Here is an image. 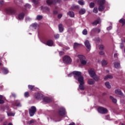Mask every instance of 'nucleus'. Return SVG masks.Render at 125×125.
I'll return each mask as SVG.
<instances>
[{
    "mask_svg": "<svg viewBox=\"0 0 125 125\" xmlns=\"http://www.w3.org/2000/svg\"><path fill=\"white\" fill-rule=\"evenodd\" d=\"M74 73V79L75 80H78L79 82V88L81 90H84V86L83 84H84V80H83V77L82 76V73L80 71H74L73 72Z\"/></svg>",
    "mask_w": 125,
    "mask_h": 125,
    "instance_id": "f257e3e1",
    "label": "nucleus"
},
{
    "mask_svg": "<svg viewBox=\"0 0 125 125\" xmlns=\"http://www.w3.org/2000/svg\"><path fill=\"white\" fill-rule=\"evenodd\" d=\"M105 2H106V0H98V4L99 5L98 8L99 11H103L104 10L105 8V6H104Z\"/></svg>",
    "mask_w": 125,
    "mask_h": 125,
    "instance_id": "f03ea898",
    "label": "nucleus"
},
{
    "mask_svg": "<svg viewBox=\"0 0 125 125\" xmlns=\"http://www.w3.org/2000/svg\"><path fill=\"white\" fill-rule=\"evenodd\" d=\"M89 75L91 78H92L96 82L99 81V77L97 76L93 69L88 71Z\"/></svg>",
    "mask_w": 125,
    "mask_h": 125,
    "instance_id": "7ed1b4c3",
    "label": "nucleus"
},
{
    "mask_svg": "<svg viewBox=\"0 0 125 125\" xmlns=\"http://www.w3.org/2000/svg\"><path fill=\"white\" fill-rule=\"evenodd\" d=\"M78 57V58L80 59V62L82 65H85L86 63H87V60H86V58L83 55H79Z\"/></svg>",
    "mask_w": 125,
    "mask_h": 125,
    "instance_id": "20e7f679",
    "label": "nucleus"
},
{
    "mask_svg": "<svg viewBox=\"0 0 125 125\" xmlns=\"http://www.w3.org/2000/svg\"><path fill=\"white\" fill-rule=\"evenodd\" d=\"M59 2H61V0H58L57 1H55V0H46V3L48 5H55V4L59 3Z\"/></svg>",
    "mask_w": 125,
    "mask_h": 125,
    "instance_id": "39448f33",
    "label": "nucleus"
},
{
    "mask_svg": "<svg viewBox=\"0 0 125 125\" xmlns=\"http://www.w3.org/2000/svg\"><path fill=\"white\" fill-rule=\"evenodd\" d=\"M62 60L64 64H71L72 62V59H71V58L69 56H65L63 58Z\"/></svg>",
    "mask_w": 125,
    "mask_h": 125,
    "instance_id": "423d86ee",
    "label": "nucleus"
},
{
    "mask_svg": "<svg viewBox=\"0 0 125 125\" xmlns=\"http://www.w3.org/2000/svg\"><path fill=\"white\" fill-rule=\"evenodd\" d=\"M5 110H6V112L7 114V116H8V117H11V116L14 117V116H15V113L12 112L9 110V106H5L4 111H5Z\"/></svg>",
    "mask_w": 125,
    "mask_h": 125,
    "instance_id": "0eeeda50",
    "label": "nucleus"
},
{
    "mask_svg": "<svg viewBox=\"0 0 125 125\" xmlns=\"http://www.w3.org/2000/svg\"><path fill=\"white\" fill-rule=\"evenodd\" d=\"M37 112V108L35 106H31V108L29 109V113L30 117H33Z\"/></svg>",
    "mask_w": 125,
    "mask_h": 125,
    "instance_id": "6e6552de",
    "label": "nucleus"
},
{
    "mask_svg": "<svg viewBox=\"0 0 125 125\" xmlns=\"http://www.w3.org/2000/svg\"><path fill=\"white\" fill-rule=\"evenodd\" d=\"M98 111L100 114H107L108 113V110L103 107H99L98 108Z\"/></svg>",
    "mask_w": 125,
    "mask_h": 125,
    "instance_id": "1a4fd4ad",
    "label": "nucleus"
},
{
    "mask_svg": "<svg viewBox=\"0 0 125 125\" xmlns=\"http://www.w3.org/2000/svg\"><path fill=\"white\" fill-rule=\"evenodd\" d=\"M15 10L11 7H8L5 9V12L7 14H14Z\"/></svg>",
    "mask_w": 125,
    "mask_h": 125,
    "instance_id": "9d476101",
    "label": "nucleus"
},
{
    "mask_svg": "<svg viewBox=\"0 0 125 125\" xmlns=\"http://www.w3.org/2000/svg\"><path fill=\"white\" fill-rule=\"evenodd\" d=\"M21 104L20 103V101H19V100L15 101L12 104V107L13 108H14L15 107H21Z\"/></svg>",
    "mask_w": 125,
    "mask_h": 125,
    "instance_id": "9b49d317",
    "label": "nucleus"
},
{
    "mask_svg": "<svg viewBox=\"0 0 125 125\" xmlns=\"http://www.w3.org/2000/svg\"><path fill=\"white\" fill-rule=\"evenodd\" d=\"M86 48H87V51H90V49L91 48V45H90V43L88 40H86L84 42Z\"/></svg>",
    "mask_w": 125,
    "mask_h": 125,
    "instance_id": "f8f14e48",
    "label": "nucleus"
},
{
    "mask_svg": "<svg viewBox=\"0 0 125 125\" xmlns=\"http://www.w3.org/2000/svg\"><path fill=\"white\" fill-rule=\"evenodd\" d=\"M59 114L61 117H63V116L66 115L65 108L61 107L59 111Z\"/></svg>",
    "mask_w": 125,
    "mask_h": 125,
    "instance_id": "ddd939ff",
    "label": "nucleus"
},
{
    "mask_svg": "<svg viewBox=\"0 0 125 125\" xmlns=\"http://www.w3.org/2000/svg\"><path fill=\"white\" fill-rule=\"evenodd\" d=\"M42 94L41 93H35V97L36 99H37V100H41V99H42Z\"/></svg>",
    "mask_w": 125,
    "mask_h": 125,
    "instance_id": "4468645a",
    "label": "nucleus"
},
{
    "mask_svg": "<svg viewBox=\"0 0 125 125\" xmlns=\"http://www.w3.org/2000/svg\"><path fill=\"white\" fill-rule=\"evenodd\" d=\"M25 16V14L23 13H21L19 14L17 16L18 19L19 20H23L24 19V17Z\"/></svg>",
    "mask_w": 125,
    "mask_h": 125,
    "instance_id": "2eb2a0df",
    "label": "nucleus"
},
{
    "mask_svg": "<svg viewBox=\"0 0 125 125\" xmlns=\"http://www.w3.org/2000/svg\"><path fill=\"white\" fill-rule=\"evenodd\" d=\"M101 31V30L98 28H94L91 30V34L93 33H100Z\"/></svg>",
    "mask_w": 125,
    "mask_h": 125,
    "instance_id": "dca6fc26",
    "label": "nucleus"
},
{
    "mask_svg": "<svg viewBox=\"0 0 125 125\" xmlns=\"http://www.w3.org/2000/svg\"><path fill=\"white\" fill-rule=\"evenodd\" d=\"M46 44L48 46H54V42L52 40H48Z\"/></svg>",
    "mask_w": 125,
    "mask_h": 125,
    "instance_id": "f3484780",
    "label": "nucleus"
},
{
    "mask_svg": "<svg viewBox=\"0 0 125 125\" xmlns=\"http://www.w3.org/2000/svg\"><path fill=\"white\" fill-rule=\"evenodd\" d=\"M4 100H5V97L0 95V104H3L4 103Z\"/></svg>",
    "mask_w": 125,
    "mask_h": 125,
    "instance_id": "a211bd4d",
    "label": "nucleus"
},
{
    "mask_svg": "<svg viewBox=\"0 0 125 125\" xmlns=\"http://www.w3.org/2000/svg\"><path fill=\"white\" fill-rule=\"evenodd\" d=\"M38 26L37 23L32 24L30 26V29H37Z\"/></svg>",
    "mask_w": 125,
    "mask_h": 125,
    "instance_id": "6ab92c4d",
    "label": "nucleus"
},
{
    "mask_svg": "<svg viewBox=\"0 0 125 125\" xmlns=\"http://www.w3.org/2000/svg\"><path fill=\"white\" fill-rule=\"evenodd\" d=\"M43 102H46V103H49V102H51V100L49 98L45 97L43 98Z\"/></svg>",
    "mask_w": 125,
    "mask_h": 125,
    "instance_id": "aec40b11",
    "label": "nucleus"
},
{
    "mask_svg": "<svg viewBox=\"0 0 125 125\" xmlns=\"http://www.w3.org/2000/svg\"><path fill=\"white\" fill-rule=\"evenodd\" d=\"M115 93L116 94H118V95H123V92L120 90V89H118L115 90Z\"/></svg>",
    "mask_w": 125,
    "mask_h": 125,
    "instance_id": "412c9836",
    "label": "nucleus"
},
{
    "mask_svg": "<svg viewBox=\"0 0 125 125\" xmlns=\"http://www.w3.org/2000/svg\"><path fill=\"white\" fill-rule=\"evenodd\" d=\"M41 9L43 11H45L47 13H48V12H49V9L48 7H44L42 6L41 7Z\"/></svg>",
    "mask_w": 125,
    "mask_h": 125,
    "instance_id": "4be33fe9",
    "label": "nucleus"
},
{
    "mask_svg": "<svg viewBox=\"0 0 125 125\" xmlns=\"http://www.w3.org/2000/svg\"><path fill=\"white\" fill-rule=\"evenodd\" d=\"M87 83L90 85H92L95 83V82L92 79H89L87 81Z\"/></svg>",
    "mask_w": 125,
    "mask_h": 125,
    "instance_id": "5701e85b",
    "label": "nucleus"
},
{
    "mask_svg": "<svg viewBox=\"0 0 125 125\" xmlns=\"http://www.w3.org/2000/svg\"><path fill=\"white\" fill-rule=\"evenodd\" d=\"M100 23H101V20L99 19L93 22V25H97V24H100Z\"/></svg>",
    "mask_w": 125,
    "mask_h": 125,
    "instance_id": "b1692460",
    "label": "nucleus"
},
{
    "mask_svg": "<svg viewBox=\"0 0 125 125\" xmlns=\"http://www.w3.org/2000/svg\"><path fill=\"white\" fill-rule=\"evenodd\" d=\"M81 45H82V44H80V43L75 42L74 44L73 47L75 49H76V48H78V47H80V46H81Z\"/></svg>",
    "mask_w": 125,
    "mask_h": 125,
    "instance_id": "393cba45",
    "label": "nucleus"
},
{
    "mask_svg": "<svg viewBox=\"0 0 125 125\" xmlns=\"http://www.w3.org/2000/svg\"><path fill=\"white\" fill-rule=\"evenodd\" d=\"M67 14L70 16V17H74L75 14L74 13V12L73 11H69L67 13Z\"/></svg>",
    "mask_w": 125,
    "mask_h": 125,
    "instance_id": "a878e982",
    "label": "nucleus"
},
{
    "mask_svg": "<svg viewBox=\"0 0 125 125\" xmlns=\"http://www.w3.org/2000/svg\"><path fill=\"white\" fill-rule=\"evenodd\" d=\"M2 71L3 74H5V75L8 73V69L6 68L5 67H3L2 68Z\"/></svg>",
    "mask_w": 125,
    "mask_h": 125,
    "instance_id": "bb28decb",
    "label": "nucleus"
},
{
    "mask_svg": "<svg viewBox=\"0 0 125 125\" xmlns=\"http://www.w3.org/2000/svg\"><path fill=\"white\" fill-rule=\"evenodd\" d=\"M108 79H113V75H108L104 77V80H108Z\"/></svg>",
    "mask_w": 125,
    "mask_h": 125,
    "instance_id": "cd10ccee",
    "label": "nucleus"
},
{
    "mask_svg": "<svg viewBox=\"0 0 125 125\" xmlns=\"http://www.w3.org/2000/svg\"><path fill=\"white\" fill-rule=\"evenodd\" d=\"M86 10L85 9L83 8V9H81L80 11H79V13L80 14H81V15H83V14H84V13H85L86 12Z\"/></svg>",
    "mask_w": 125,
    "mask_h": 125,
    "instance_id": "c85d7f7f",
    "label": "nucleus"
},
{
    "mask_svg": "<svg viewBox=\"0 0 125 125\" xmlns=\"http://www.w3.org/2000/svg\"><path fill=\"white\" fill-rule=\"evenodd\" d=\"M59 30L60 33H62V31L64 30V28H63V26L62 25V24H60L59 25Z\"/></svg>",
    "mask_w": 125,
    "mask_h": 125,
    "instance_id": "c756f323",
    "label": "nucleus"
},
{
    "mask_svg": "<svg viewBox=\"0 0 125 125\" xmlns=\"http://www.w3.org/2000/svg\"><path fill=\"white\" fill-rule=\"evenodd\" d=\"M120 65L119 62H115L114 63V67L115 68H116V69H119V68L120 67Z\"/></svg>",
    "mask_w": 125,
    "mask_h": 125,
    "instance_id": "7c9ffc66",
    "label": "nucleus"
},
{
    "mask_svg": "<svg viewBox=\"0 0 125 125\" xmlns=\"http://www.w3.org/2000/svg\"><path fill=\"white\" fill-rule=\"evenodd\" d=\"M107 64H108V62H107V61H105L104 60L102 61V66H106V65H107Z\"/></svg>",
    "mask_w": 125,
    "mask_h": 125,
    "instance_id": "2f4dec72",
    "label": "nucleus"
},
{
    "mask_svg": "<svg viewBox=\"0 0 125 125\" xmlns=\"http://www.w3.org/2000/svg\"><path fill=\"white\" fill-rule=\"evenodd\" d=\"M105 85L107 88H111V85H110L109 82H105Z\"/></svg>",
    "mask_w": 125,
    "mask_h": 125,
    "instance_id": "473e14b6",
    "label": "nucleus"
},
{
    "mask_svg": "<svg viewBox=\"0 0 125 125\" xmlns=\"http://www.w3.org/2000/svg\"><path fill=\"white\" fill-rule=\"evenodd\" d=\"M31 6L29 4H26L24 5V8H25V9H29V8H31Z\"/></svg>",
    "mask_w": 125,
    "mask_h": 125,
    "instance_id": "72a5a7b5",
    "label": "nucleus"
},
{
    "mask_svg": "<svg viewBox=\"0 0 125 125\" xmlns=\"http://www.w3.org/2000/svg\"><path fill=\"white\" fill-rule=\"evenodd\" d=\"M78 3L80 5H84V1L83 0H79L78 1Z\"/></svg>",
    "mask_w": 125,
    "mask_h": 125,
    "instance_id": "f704fd0d",
    "label": "nucleus"
},
{
    "mask_svg": "<svg viewBox=\"0 0 125 125\" xmlns=\"http://www.w3.org/2000/svg\"><path fill=\"white\" fill-rule=\"evenodd\" d=\"M82 34L84 36H86V35H87V30H86V29H83V30L82 31Z\"/></svg>",
    "mask_w": 125,
    "mask_h": 125,
    "instance_id": "c9c22d12",
    "label": "nucleus"
},
{
    "mask_svg": "<svg viewBox=\"0 0 125 125\" xmlns=\"http://www.w3.org/2000/svg\"><path fill=\"white\" fill-rule=\"evenodd\" d=\"M110 98L112 100V102H113V103H117V99L114 98L112 96H110Z\"/></svg>",
    "mask_w": 125,
    "mask_h": 125,
    "instance_id": "e433bc0d",
    "label": "nucleus"
},
{
    "mask_svg": "<svg viewBox=\"0 0 125 125\" xmlns=\"http://www.w3.org/2000/svg\"><path fill=\"white\" fill-rule=\"evenodd\" d=\"M74 72H77V71H74L73 72L67 75V76L68 77V78H70V77H72V76H74V77L75 78V74L74 73Z\"/></svg>",
    "mask_w": 125,
    "mask_h": 125,
    "instance_id": "4c0bfd02",
    "label": "nucleus"
},
{
    "mask_svg": "<svg viewBox=\"0 0 125 125\" xmlns=\"http://www.w3.org/2000/svg\"><path fill=\"white\" fill-rule=\"evenodd\" d=\"M42 15H37L36 17V19L37 20H42Z\"/></svg>",
    "mask_w": 125,
    "mask_h": 125,
    "instance_id": "58836bf2",
    "label": "nucleus"
},
{
    "mask_svg": "<svg viewBox=\"0 0 125 125\" xmlns=\"http://www.w3.org/2000/svg\"><path fill=\"white\" fill-rule=\"evenodd\" d=\"M95 5V4L94 3V2H92L89 4V7H90V8H93Z\"/></svg>",
    "mask_w": 125,
    "mask_h": 125,
    "instance_id": "ea45409f",
    "label": "nucleus"
},
{
    "mask_svg": "<svg viewBox=\"0 0 125 125\" xmlns=\"http://www.w3.org/2000/svg\"><path fill=\"white\" fill-rule=\"evenodd\" d=\"M78 8H79L78 5H73L71 7V9H78Z\"/></svg>",
    "mask_w": 125,
    "mask_h": 125,
    "instance_id": "a19ab883",
    "label": "nucleus"
},
{
    "mask_svg": "<svg viewBox=\"0 0 125 125\" xmlns=\"http://www.w3.org/2000/svg\"><path fill=\"white\" fill-rule=\"evenodd\" d=\"M119 22L120 23H122L123 24V25H125V19H121L120 21H119Z\"/></svg>",
    "mask_w": 125,
    "mask_h": 125,
    "instance_id": "79ce46f5",
    "label": "nucleus"
},
{
    "mask_svg": "<svg viewBox=\"0 0 125 125\" xmlns=\"http://www.w3.org/2000/svg\"><path fill=\"white\" fill-rule=\"evenodd\" d=\"M99 48L100 50H103V49H104V46L103 45H100Z\"/></svg>",
    "mask_w": 125,
    "mask_h": 125,
    "instance_id": "37998d69",
    "label": "nucleus"
},
{
    "mask_svg": "<svg viewBox=\"0 0 125 125\" xmlns=\"http://www.w3.org/2000/svg\"><path fill=\"white\" fill-rule=\"evenodd\" d=\"M35 87V86L31 85H28V88L30 90H33V88Z\"/></svg>",
    "mask_w": 125,
    "mask_h": 125,
    "instance_id": "c03bdc74",
    "label": "nucleus"
},
{
    "mask_svg": "<svg viewBox=\"0 0 125 125\" xmlns=\"http://www.w3.org/2000/svg\"><path fill=\"white\" fill-rule=\"evenodd\" d=\"M93 12H94V13H97L98 12V9L96 7L94 8Z\"/></svg>",
    "mask_w": 125,
    "mask_h": 125,
    "instance_id": "a18cd8bd",
    "label": "nucleus"
},
{
    "mask_svg": "<svg viewBox=\"0 0 125 125\" xmlns=\"http://www.w3.org/2000/svg\"><path fill=\"white\" fill-rule=\"evenodd\" d=\"M24 96H25V97H29V92H26L24 93Z\"/></svg>",
    "mask_w": 125,
    "mask_h": 125,
    "instance_id": "49530a36",
    "label": "nucleus"
},
{
    "mask_svg": "<svg viewBox=\"0 0 125 125\" xmlns=\"http://www.w3.org/2000/svg\"><path fill=\"white\" fill-rule=\"evenodd\" d=\"M34 120H30L29 122L27 123L28 125H31V124H33L34 123Z\"/></svg>",
    "mask_w": 125,
    "mask_h": 125,
    "instance_id": "de8ad7c7",
    "label": "nucleus"
},
{
    "mask_svg": "<svg viewBox=\"0 0 125 125\" xmlns=\"http://www.w3.org/2000/svg\"><path fill=\"white\" fill-rule=\"evenodd\" d=\"M99 53L100 55H104L105 54V53L103 51H101Z\"/></svg>",
    "mask_w": 125,
    "mask_h": 125,
    "instance_id": "09e8293b",
    "label": "nucleus"
},
{
    "mask_svg": "<svg viewBox=\"0 0 125 125\" xmlns=\"http://www.w3.org/2000/svg\"><path fill=\"white\" fill-rule=\"evenodd\" d=\"M54 38L55 39H59V34H56L54 35Z\"/></svg>",
    "mask_w": 125,
    "mask_h": 125,
    "instance_id": "8fccbe9b",
    "label": "nucleus"
},
{
    "mask_svg": "<svg viewBox=\"0 0 125 125\" xmlns=\"http://www.w3.org/2000/svg\"><path fill=\"white\" fill-rule=\"evenodd\" d=\"M105 119L109 121V120H110V116L109 115L106 116Z\"/></svg>",
    "mask_w": 125,
    "mask_h": 125,
    "instance_id": "3c124183",
    "label": "nucleus"
},
{
    "mask_svg": "<svg viewBox=\"0 0 125 125\" xmlns=\"http://www.w3.org/2000/svg\"><path fill=\"white\" fill-rule=\"evenodd\" d=\"M113 27H112V26H109L108 27H107V31H110V30H112V28Z\"/></svg>",
    "mask_w": 125,
    "mask_h": 125,
    "instance_id": "603ef678",
    "label": "nucleus"
},
{
    "mask_svg": "<svg viewBox=\"0 0 125 125\" xmlns=\"http://www.w3.org/2000/svg\"><path fill=\"white\" fill-rule=\"evenodd\" d=\"M30 20H31V18H29V17H26V18H25V21H26V22H27V21H30Z\"/></svg>",
    "mask_w": 125,
    "mask_h": 125,
    "instance_id": "864d4df0",
    "label": "nucleus"
},
{
    "mask_svg": "<svg viewBox=\"0 0 125 125\" xmlns=\"http://www.w3.org/2000/svg\"><path fill=\"white\" fill-rule=\"evenodd\" d=\"M33 2L34 3V4H38V3H39V2L38 1H36L35 0H34Z\"/></svg>",
    "mask_w": 125,
    "mask_h": 125,
    "instance_id": "5fc2aeb1",
    "label": "nucleus"
},
{
    "mask_svg": "<svg viewBox=\"0 0 125 125\" xmlns=\"http://www.w3.org/2000/svg\"><path fill=\"white\" fill-rule=\"evenodd\" d=\"M4 3V2L3 0L0 1V5H3V4Z\"/></svg>",
    "mask_w": 125,
    "mask_h": 125,
    "instance_id": "6e6d98bb",
    "label": "nucleus"
},
{
    "mask_svg": "<svg viewBox=\"0 0 125 125\" xmlns=\"http://www.w3.org/2000/svg\"><path fill=\"white\" fill-rule=\"evenodd\" d=\"M61 17H62V14H60L58 15V18H59V19H60V18H61Z\"/></svg>",
    "mask_w": 125,
    "mask_h": 125,
    "instance_id": "4d7b16f0",
    "label": "nucleus"
},
{
    "mask_svg": "<svg viewBox=\"0 0 125 125\" xmlns=\"http://www.w3.org/2000/svg\"><path fill=\"white\" fill-rule=\"evenodd\" d=\"M118 55H119V54H118V53H115L114 55V57L116 58L118 57Z\"/></svg>",
    "mask_w": 125,
    "mask_h": 125,
    "instance_id": "13d9d810",
    "label": "nucleus"
},
{
    "mask_svg": "<svg viewBox=\"0 0 125 125\" xmlns=\"http://www.w3.org/2000/svg\"><path fill=\"white\" fill-rule=\"evenodd\" d=\"M120 48H124V43H121L120 44Z\"/></svg>",
    "mask_w": 125,
    "mask_h": 125,
    "instance_id": "bf43d9fd",
    "label": "nucleus"
},
{
    "mask_svg": "<svg viewBox=\"0 0 125 125\" xmlns=\"http://www.w3.org/2000/svg\"><path fill=\"white\" fill-rule=\"evenodd\" d=\"M59 54H60V55H63V54H64V52L61 51V52H60Z\"/></svg>",
    "mask_w": 125,
    "mask_h": 125,
    "instance_id": "052dcab7",
    "label": "nucleus"
},
{
    "mask_svg": "<svg viewBox=\"0 0 125 125\" xmlns=\"http://www.w3.org/2000/svg\"><path fill=\"white\" fill-rule=\"evenodd\" d=\"M12 95L13 97H16V95H15V94L14 93H12Z\"/></svg>",
    "mask_w": 125,
    "mask_h": 125,
    "instance_id": "680f3d73",
    "label": "nucleus"
},
{
    "mask_svg": "<svg viewBox=\"0 0 125 125\" xmlns=\"http://www.w3.org/2000/svg\"><path fill=\"white\" fill-rule=\"evenodd\" d=\"M54 14H57V11H54L53 12Z\"/></svg>",
    "mask_w": 125,
    "mask_h": 125,
    "instance_id": "e2e57ef3",
    "label": "nucleus"
},
{
    "mask_svg": "<svg viewBox=\"0 0 125 125\" xmlns=\"http://www.w3.org/2000/svg\"><path fill=\"white\" fill-rule=\"evenodd\" d=\"M61 120H62V119H60L58 120L57 121V122H60V121H61Z\"/></svg>",
    "mask_w": 125,
    "mask_h": 125,
    "instance_id": "0e129e2a",
    "label": "nucleus"
},
{
    "mask_svg": "<svg viewBox=\"0 0 125 125\" xmlns=\"http://www.w3.org/2000/svg\"><path fill=\"white\" fill-rule=\"evenodd\" d=\"M106 73H109V71L108 70H106Z\"/></svg>",
    "mask_w": 125,
    "mask_h": 125,
    "instance_id": "69168bd1",
    "label": "nucleus"
},
{
    "mask_svg": "<svg viewBox=\"0 0 125 125\" xmlns=\"http://www.w3.org/2000/svg\"><path fill=\"white\" fill-rule=\"evenodd\" d=\"M124 42H125V38H124Z\"/></svg>",
    "mask_w": 125,
    "mask_h": 125,
    "instance_id": "338daca9",
    "label": "nucleus"
},
{
    "mask_svg": "<svg viewBox=\"0 0 125 125\" xmlns=\"http://www.w3.org/2000/svg\"><path fill=\"white\" fill-rule=\"evenodd\" d=\"M1 65V62H0V66Z\"/></svg>",
    "mask_w": 125,
    "mask_h": 125,
    "instance_id": "774afa93",
    "label": "nucleus"
}]
</instances>
